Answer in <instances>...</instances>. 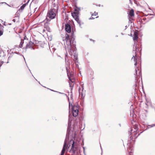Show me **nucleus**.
<instances>
[{"instance_id":"cd10ccee","label":"nucleus","mask_w":155,"mask_h":155,"mask_svg":"<svg viewBox=\"0 0 155 155\" xmlns=\"http://www.w3.org/2000/svg\"><path fill=\"white\" fill-rule=\"evenodd\" d=\"M134 61L135 62V63H134V66H135V67L136 68H137V60H136L135 61Z\"/></svg>"},{"instance_id":"0eeeda50","label":"nucleus","mask_w":155,"mask_h":155,"mask_svg":"<svg viewBox=\"0 0 155 155\" xmlns=\"http://www.w3.org/2000/svg\"><path fill=\"white\" fill-rule=\"evenodd\" d=\"M72 140L73 143L72 144L71 149L70 151V152L72 151L73 154L74 155L75 153L77 150V143L75 142L74 140Z\"/></svg>"},{"instance_id":"a878e982","label":"nucleus","mask_w":155,"mask_h":155,"mask_svg":"<svg viewBox=\"0 0 155 155\" xmlns=\"http://www.w3.org/2000/svg\"><path fill=\"white\" fill-rule=\"evenodd\" d=\"M68 58V54L67 53H67L65 54V62L67 61V59Z\"/></svg>"},{"instance_id":"423d86ee","label":"nucleus","mask_w":155,"mask_h":155,"mask_svg":"<svg viewBox=\"0 0 155 155\" xmlns=\"http://www.w3.org/2000/svg\"><path fill=\"white\" fill-rule=\"evenodd\" d=\"M73 126V130H72V137L74 140L77 137V133L79 132V130L78 129V127L77 124L74 123V124Z\"/></svg>"},{"instance_id":"dca6fc26","label":"nucleus","mask_w":155,"mask_h":155,"mask_svg":"<svg viewBox=\"0 0 155 155\" xmlns=\"http://www.w3.org/2000/svg\"><path fill=\"white\" fill-rule=\"evenodd\" d=\"M45 21V22L44 25V28H47L49 27V23H48V22L50 21V20H49L47 18H46Z\"/></svg>"},{"instance_id":"39448f33","label":"nucleus","mask_w":155,"mask_h":155,"mask_svg":"<svg viewBox=\"0 0 155 155\" xmlns=\"http://www.w3.org/2000/svg\"><path fill=\"white\" fill-rule=\"evenodd\" d=\"M65 30L66 32H67L68 33H71V27L70 25L68 23H66L65 24ZM73 32L74 33V31L73 30V29H72V31H71V35H70L68 34H66L65 35V38H66V35H68L70 37V38H71V35ZM74 38V36H73Z\"/></svg>"},{"instance_id":"9b49d317","label":"nucleus","mask_w":155,"mask_h":155,"mask_svg":"<svg viewBox=\"0 0 155 155\" xmlns=\"http://www.w3.org/2000/svg\"><path fill=\"white\" fill-rule=\"evenodd\" d=\"M127 13L129 17V21H130V23L132 22L131 21V20L130 18V17H133L134 16V10L132 9L129 12H128Z\"/></svg>"},{"instance_id":"13d9d810","label":"nucleus","mask_w":155,"mask_h":155,"mask_svg":"<svg viewBox=\"0 0 155 155\" xmlns=\"http://www.w3.org/2000/svg\"><path fill=\"white\" fill-rule=\"evenodd\" d=\"M98 16H97V17H96V18H98Z\"/></svg>"},{"instance_id":"e2e57ef3","label":"nucleus","mask_w":155,"mask_h":155,"mask_svg":"<svg viewBox=\"0 0 155 155\" xmlns=\"http://www.w3.org/2000/svg\"><path fill=\"white\" fill-rule=\"evenodd\" d=\"M9 63V62H8H8H7V63Z\"/></svg>"},{"instance_id":"4d7b16f0","label":"nucleus","mask_w":155,"mask_h":155,"mask_svg":"<svg viewBox=\"0 0 155 155\" xmlns=\"http://www.w3.org/2000/svg\"><path fill=\"white\" fill-rule=\"evenodd\" d=\"M101 150L102 151V148L101 147Z\"/></svg>"},{"instance_id":"bf43d9fd","label":"nucleus","mask_w":155,"mask_h":155,"mask_svg":"<svg viewBox=\"0 0 155 155\" xmlns=\"http://www.w3.org/2000/svg\"><path fill=\"white\" fill-rule=\"evenodd\" d=\"M118 36V35H116V37H117Z\"/></svg>"},{"instance_id":"5701e85b","label":"nucleus","mask_w":155,"mask_h":155,"mask_svg":"<svg viewBox=\"0 0 155 155\" xmlns=\"http://www.w3.org/2000/svg\"><path fill=\"white\" fill-rule=\"evenodd\" d=\"M135 50H134V51H136L135 52V53L136 54H137L136 52H137V51H138L139 49V47H137V44H136L135 45Z\"/></svg>"},{"instance_id":"9d476101","label":"nucleus","mask_w":155,"mask_h":155,"mask_svg":"<svg viewBox=\"0 0 155 155\" xmlns=\"http://www.w3.org/2000/svg\"><path fill=\"white\" fill-rule=\"evenodd\" d=\"M138 31L137 30H135V31L134 32V34L133 35V40L134 41V44H135V42L136 41H137L138 37Z\"/></svg>"},{"instance_id":"a18cd8bd","label":"nucleus","mask_w":155,"mask_h":155,"mask_svg":"<svg viewBox=\"0 0 155 155\" xmlns=\"http://www.w3.org/2000/svg\"><path fill=\"white\" fill-rule=\"evenodd\" d=\"M96 6H99V7H100L101 6V5L100 4H99L98 5H96Z\"/></svg>"},{"instance_id":"6e6d98bb","label":"nucleus","mask_w":155,"mask_h":155,"mask_svg":"<svg viewBox=\"0 0 155 155\" xmlns=\"http://www.w3.org/2000/svg\"><path fill=\"white\" fill-rule=\"evenodd\" d=\"M8 25H11V23L9 24H8Z\"/></svg>"},{"instance_id":"f257e3e1","label":"nucleus","mask_w":155,"mask_h":155,"mask_svg":"<svg viewBox=\"0 0 155 155\" xmlns=\"http://www.w3.org/2000/svg\"><path fill=\"white\" fill-rule=\"evenodd\" d=\"M66 45L64 44L65 50L68 51L70 54L71 56L74 55L73 60L75 64L76 67L79 68V65L77 63H78V53H77V48L76 47V41L73 37L74 32H73L71 38L68 35H66Z\"/></svg>"},{"instance_id":"4be33fe9","label":"nucleus","mask_w":155,"mask_h":155,"mask_svg":"<svg viewBox=\"0 0 155 155\" xmlns=\"http://www.w3.org/2000/svg\"><path fill=\"white\" fill-rule=\"evenodd\" d=\"M24 43V40H21V41L20 43V44L18 46L20 48H22L23 47V45Z\"/></svg>"},{"instance_id":"c9c22d12","label":"nucleus","mask_w":155,"mask_h":155,"mask_svg":"<svg viewBox=\"0 0 155 155\" xmlns=\"http://www.w3.org/2000/svg\"><path fill=\"white\" fill-rule=\"evenodd\" d=\"M55 92L58 93L60 94H64V93H61V92L58 91H55Z\"/></svg>"},{"instance_id":"c03bdc74","label":"nucleus","mask_w":155,"mask_h":155,"mask_svg":"<svg viewBox=\"0 0 155 155\" xmlns=\"http://www.w3.org/2000/svg\"><path fill=\"white\" fill-rule=\"evenodd\" d=\"M129 35L130 36H131V37H133V35L132 34H130V35Z\"/></svg>"},{"instance_id":"79ce46f5","label":"nucleus","mask_w":155,"mask_h":155,"mask_svg":"<svg viewBox=\"0 0 155 155\" xmlns=\"http://www.w3.org/2000/svg\"><path fill=\"white\" fill-rule=\"evenodd\" d=\"M12 21L14 22H15V19H14L12 20Z\"/></svg>"},{"instance_id":"20e7f679","label":"nucleus","mask_w":155,"mask_h":155,"mask_svg":"<svg viewBox=\"0 0 155 155\" xmlns=\"http://www.w3.org/2000/svg\"><path fill=\"white\" fill-rule=\"evenodd\" d=\"M53 7H55L56 8H53L51 9L50 10L48 11V12L47 17H48L50 19V20L54 19L55 17L56 14L58 13V6H56L55 4H54Z\"/></svg>"},{"instance_id":"49530a36","label":"nucleus","mask_w":155,"mask_h":155,"mask_svg":"<svg viewBox=\"0 0 155 155\" xmlns=\"http://www.w3.org/2000/svg\"><path fill=\"white\" fill-rule=\"evenodd\" d=\"M90 41H93V42H94V40H92V39H90Z\"/></svg>"},{"instance_id":"4468645a","label":"nucleus","mask_w":155,"mask_h":155,"mask_svg":"<svg viewBox=\"0 0 155 155\" xmlns=\"http://www.w3.org/2000/svg\"><path fill=\"white\" fill-rule=\"evenodd\" d=\"M136 71V74H134L135 75V87H137V84L140 81L139 80L137 79V78L138 77V75L137 74V69L135 70Z\"/></svg>"},{"instance_id":"a211bd4d","label":"nucleus","mask_w":155,"mask_h":155,"mask_svg":"<svg viewBox=\"0 0 155 155\" xmlns=\"http://www.w3.org/2000/svg\"><path fill=\"white\" fill-rule=\"evenodd\" d=\"M71 108L73 109H77L79 110V108L80 107V106L78 104L75 105H73L72 104H71Z\"/></svg>"},{"instance_id":"f8f14e48","label":"nucleus","mask_w":155,"mask_h":155,"mask_svg":"<svg viewBox=\"0 0 155 155\" xmlns=\"http://www.w3.org/2000/svg\"><path fill=\"white\" fill-rule=\"evenodd\" d=\"M72 114L73 116L74 117H77L79 114V110L76 109H73L71 108Z\"/></svg>"},{"instance_id":"58836bf2","label":"nucleus","mask_w":155,"mask_h":155,"mask_svg":"<svg viewBox=\"0 0 155 155\" xmlns=\"http://www.w3.org/2000/svg\"><path fill=\"white\" fill-rule=\"evenodd\" d=\"M24 40H26V39H27V40H28V38H27V37H26V36H25L24 38Z\"/></svg>"},{"instance_id":"f704fd0d","label":"nucleus","mask_w":155,"mask_h":155,"mask_svg":"<svg viewBox=\"0 0 155 155\" xmlns=\"http://www.w3.org/2000/svg\"><path fill=\"white\" fill-rule=\"evenodd\" d=\"M144 110L146 112V113H145V116L146 117H147V114L148 113V111L147 110Z\"/></svg>"},{"instance_id":"1a4fd4ad","label":"nucleus","mask_w":155,"mask_h":155,"mask_svg":"<svg viewBox=\"0 0 155 155\" xmlns=\"http://www.w3.org/2000/svg\"><path fill=\"white\" fill-rule=\"evenodd\" d=\"M84 84H83V86H82V89L81 91V88H79L78 89V92L79 93V96L82 99L84 98L85 95V91H84Z\"/></svg>"},{"instance_id":"bb28decb","label":"nucleus","mask_w":155,"mask_h":155,"mask_svg":"<svg viewBox=\"0 0 155 155\" xmlns=\"http://www.w3.org/2000/svg\"><path fill=\"white\" fill-rule=\"evenodd\" d=\"M77 22L78 24H79V26L81 27V20H79L77 21Z\"/></svg>"},{"instance_id":"09e8293b","label":"nucleus","mask_w":155,"mask_h":155,"mask_svg":"<svg viewBox=\"0 0 155 155\" xmlns=\"http://www.w3.org/2000/svg\"><path fill=\"white\" fill-rule=\"evenodd\" d=\"M70 75L71 77H72V74H71V73H70Z\"/></svg>"},{"instance_id":"473e14b6","label":"nucleus","mask_w":155,"mask_h":155,"mask_svg":"<svg viewBox=\"0 0 155 155\" xmlns=\"http://www.w3.org/2000/svg\"><path fill=\"white\" fill-rule=\"evenodd\" d=\"M149 126H150V127H152L155 126V124L149 125Z\"/></svg>"},{"instance_id":"6ab92c4d","label":"nucleus","mask_w":155,"mask_h":155,"mask_svg":"<svg viewBox=\"0 0 155 155\" xmlns=\"http://www.w3.org/2000/svg\"><path fill=\"white\" fill-rule=\"evenodd\" d=\"M66 72H67V75L68 77V78L69 79V80L71 82V83H73L74 82V80H72L70 76H69V72H68V70L67 68H66Z\"/></svg>"},{"instance_id":"2f4dec72","label":"nucleus","mask_w":155,"mask_h":155,"mask_svg":"<svg viewBox=\"0 0 155 155\" xmlns=\"http://www.w3.org/2000/svg\"><path fill=\"white\" fill-rule=\"evenodd\" d=\"M46 29L49 32H51V31H50L51 29H50V27L47 28H46Z\"/></svg>"},{"instance_id":"338daca9","label":"nucleus","mask_w":155,"mask_h":155,"mask_svg":"<svg viewBox=\"0 0 155 155\" xmlns=\"http://www.w3.org/2000/svg\"><path fill=\"white\" fill-rule=\"evenodd\" d=\"M8 6H10L9 5H8Z\"/></svg>"},{"instance_id":"3c124183","label":"nucleus","mask_w":155,"mask_h":155,"mask_svg":"<svg viewBox=\"0 0 155 155\" xmlns=\"http://www.w3.org/2000/svg\"><path fill=\"white\" fill-rule=\"evenodd\" d=\"M125 28H125V29H126L127 28V25H126V26H125Z\"/></svg>"},{"instance_id":"69168bd1","label":"nucleus","mask_w":155,"mask_h":155,"mask_svg":"<svg viewBox=\"0 0 155 155\" xmlns=\"http://www.w3.org/2000/svg\"><path fill=\"white\" fill-rule=\"evenodd\" d=\"M44 87H46L45 86H43Z\"/></svg>"},{"instance_id":"f3484780","label":"nucleus","mask_w":155,"mask_h":155,"mask_svg":"<svg viewBox=\"0 0 155 155\" xmlns=\"http://www.w3.org/2000/svg\"><path fill=\"white\" fill-rule=\"evenodd\" d=\"M5 55L4 51L0 49V57L3 59L5 58Z\"/></svg>"},{"instance_id":"0e129e2a","label":"nucleus","mask_w":155,"mask_h":155,"mask_svg":"<svg viewBox=\"0 0 155 155\" xmlns=\"http://www.w3.org/2000/svg\"><path fill=\"white\" fill-rule=\"evenodd\" d=\"M147 129H148V128H147L146 129V130H147Z\"/></svg>"},{"instance_id":"c756f323","label":"nucleus","mask_w":155,"mask_h":155,"mask_svg":"<svg viewBox=\"0 0 155 155\" xmlns=\"http://www.w3.org/2000/svg\"><path fill=\"white\" fill-rule=\"evenodd\" d=\"M33 42H34V44H35H35H38L39 43V41L36 40H34Z\"/></svg>"},{"instance_id":"a19ab883","label":"nucleus","mask_w":155,"mask_h":155,"mask_svg":"<svg viewBox=\"0 0 155 155\" xmlns=\"http://www.w3.org/2000/svg\"><path fill=\"white\" fill-rule=\"evenodd\" d=\"M48 89L50 90L51 91H53V92H55V91H54V90H52V89H50L49 88H48Z\"/></svg>"},{"instance_id":"8fccbe9b","label":"nucleus","mask_w":155,"mask_h":155,"mask_svg":"<svg viewBox=\"0 0 155 155\" xmlns=\"http://www.w3.org/2000/svg\"><path fill=\"white\" fill-rule=\"evenodd\" d=\"M63 95H65V96H67V94H65L64 93V94H63Z\"/></svg>"},{"instance_id":"aec40b11","label":"nucleus","mask_w":155,"mask_h":155,"mask_svg":"<svg viewBox=\"0 0 155 155\" xmlns=\"http://www.w3.org/2000/svg\"><path fill=\"white\" fill-rule=\"evenodd\" d=\"M71 15L77 22L79 20V15Z\"/></svg>"},{"instance_id":"e433bc0d","label":"nucleus","mask_w":155,"mask_h":155,"mask_svg":"<svg viewBox=\"0 0 155 155\" xmlns=\"http://www.w3.org/2000/svg\"><path fill=\"white\" fill-rule=\"evenodd\" d=\"M94 19V18L93 17L91 16V17H90L89 18V20H91V19Z\"/></svg>"},{"instance_id":"774afa93","label":"nucleus","mask_w":155,"mask_h":155,"mask_svg":"<svg viewBox=\"0 0 155 155\" xmlns=\"http://www.w3.org/2000/svg\"><path fill=\"white\" fill-rule=\"evenodd\" d=\"M68 60L67 61V62H68Z\"/></svg>"},{"instance_id":"de8ad7c7","label":"nucleus","mask_w":155,"mask_h":155,"mask_svg":"<svg viewBox=\"0 0 155 155\" xmlns=\"http://www.w3.org/2000/svg\"><path fill=\"white\" fill-rule=\"evenodd\" d=\"M71 99H73V97L72 96V95H71Z\"/></svg>"},{"instance_id":"864d4df0","label":"nucleus","mask_w":155,"mask_h":155,"mask_svg":"<svg viewBox=\"0 0 155 155\" xmlns=\"http://www.w3.org/2000/svg\"><path fill=\"white\" fill-rule=\"evenodd\" d=\"M4 25L6 26V25L5 24V22L4 23Z\"/></svg>"},{"instance_id":"7c9ffc66","label":"nucleus","mask_w":155,"mask_h":155,"mask_svg":"<svg viewBox=\"0 0 155 155\" xmlns=\"http://www.w3.org/2000/svg\"><path fill=\"white\" fill-rule=\"evenodd\" d=\"M133 58H134V61H136V60H137V58H136L135 57L134 55H133V57H132V59H133Z\"/></svg>"},{"instance_id":"c85d7f7f","label":"nucleus","mask_w":155,"mask_h":155,"mask_svg":"<svg viewBox=\"0 0 155 155\" xmlns=\"http://www.w3.org/2000/svg\"><path fill=\"white\" fill-rule=\"evenodd\" d=\"M20 15V14L19 13L16 12L15 14V17H19Z\"/></svg>"},{"instance_id":"f03ea898","label":"nucleus","mask_w":155,"mask_h":155,"mask_svg":"<svg viewBox=\"0 0 155 155\" xmlns=\"http://www.w3.org/2000/svg\"><path fill=\"white\" fill-rule=\"evenodd\" d=\"M134 129L135 130L133 132V130L132 129H130V131H128V134L129 135L128 136L129 137V139L128 140L127 145V148L130 150H132L133 145L132 143V141H133V140L134 139H136L140 134L142 133L143 131H142L137 136H136L137 133L135 132V131H137L138 130V128L137 125H134Z\"/></svg>"},{"instance_id":"7ed1b4c3","label":"nucleus","mask_w":155,"mask_h":155,"mask_svg":"<svg viewBox=\"0 0 155 155\" xmlns=\"http://www.w3.org/2000/svg\"><path fill=\"white\" fill-rule=\"evenodd\" d=\"M68 123V126L67 127V132L66 134V138L64 140V145L63 148L61 151L60 155H64L66 146L67 145V142L68 141L69 139V135L71 133V123L70 122V120H69Z\"/></svg>"},{"instance_id":"393cba45","label":"nucleus","mask_w":155,"mask_h":155,"mask_svg":"<svg viewBox=\"0 0 155 155\" xmlns=\"http://www.w3.org/2000/svg\"><path fill=\"white\" fill-rule=\"evenodd\" d=\"M69 86L71 88V90H72L73 89V87L74 86V84H71L70 82H69Z\"/></svg>"},{"instance_id":"b1692460","label":"nucleus","mask_w":155,"mask_h":155,"mask_svg":"<svg viewBox=\"0 0 155 155\" xmlns=\"http://www.w3.org/2000/svg\"><path fill=\"white\" fill-rule=\"evenodd\" d=\"M91 14L92 16H93L94 15L96 16L97 15L98 13L96 12H94V13H92L91 12Z\"/></svg>"},{"instance_id":"6e6552de","label":"nucleus","mask_w":155,"mask_h":155,"mask_svg":"<svg viewBox=\"0 0 155 155\" xmlns=\"http://www.w3.org/2000/svg\"><path fill=\"white\" fill-rule=\"evenodd\" d=\"M74 12H71V15H79L80 11H81V8L78 7L77 5H75L74 7Z\"/></svg>"},{"instance_id":"ddd939ff","label":"nucleus","mask_w":155,"mask_h":155,"mask_svg":"<svg viewBox=\"0 0 155 155\" xmlns=\"http://www.w3.org/2000/svg\"><path fill=\"white\" fill-rule=\"evenodd\" d=\"M68 99L69 102V115L68 121V123H69V121L70 120H69L70 119V123H71V122H72V119L71 118V117L70 116V108L71 106V104L70 102L69 101V98L68 97Z\"/></svg>"},{"instance_id":"680f3d73","label":"nucleus","mask_w":155,"mask_h":155,"mask_svg":"<svg viewBox=\"0 0 155 155\" xmlns=\"http://www.w3.org/2000/svg\"><path fill=\"white\" fill-rule=\"evenodd\" d=\"M83 148L84 150V147H83Z\"/></svg>"},{"instance_id":"603ef678","label":"nucleus","mask_w":155,"mask_h":155,"mask_svg":"<svg viewBox=\"0 0 155 155\" xmlns=\"http://www.w3.org/2000/svg\"><path fill=\"white\" fill-rule=\"evenodd\" d=\"M29 0H28V1L26 3H28H28L29 2Z\"/></svg>"},{"instance_id":"5fc2aeb1","label":"nucleus","mask_w":155,"mask_h":155,"mask_svg":"<svg viewBox=\"0 0 155 155\" xmlns=\"http://www.w3.org/2000/svg\"><path fill=\"white\" fill-rule=\"evenodd\" d=\"M38 83H39L40 84H41H41H40V82H39V81H38Z\"/></svg>"},{"instance_id":"4c0bfd02","label":"nucleus","mask_w":155,"mask_h":155,"mask_svg":"<svg viewBox=\"0 0 155 155\" xmlns=\"http://www.w3.org/2000/svg\"><path fill=\"white\" fill-rule=\"evenodd\" d=\"M13 54H19L20 53L19 52H12Z\"/></svg>"},{"instance_id":"052dcab7","label":"nucleus","mask_w":155,"mask_h":155,"mask_svg":"<svg viewBox=\"0 0 155 155\" xmlns=\"http://www.w3.org/2000/svg\"><path fill=\"white\" fill-rule=\"evenodd\" d=\"M1 25H1V24H0V27Z\"/></svg>"},{"instance_id":"ea45409f","label":"nucleus","mask_w":155,"mask_h":155,"mask_svg":"<svg viewBox=\"0 0 155 155\" xmlns=\"http://www.w3.org/2000/svg\"><path fill=\"white\" fill-rule=\"evenodd\" d=\"M139 75H140V76H141V71H140L139 72Z\"/></svg>"},{"instance_id":"72a5a7b5","label":"nucleus","mask_w":155,"mask_h":155,"mask_svg":"<svg viewBox=\"0 0 155 155\" xmlns=\"http://www.w3.org/2000/svg\"><path fill=\"white\" fill-rule=\"evenodd\" d=\"M0 30L3 31V28H4V27L3 26H2V25L0 27Z\"/></svg>"},{"instance_id":"37998d69","label":"nucleus","mask_w":155,"mask_h":155,"mask_svg":"<svg viewBox=\"0 0 155 155\" xmlns=\"http://www.w3.org/2000/svg\"><path fill=\"white\" fill-rule=\"evenodd\" d=\"M150 15H155V14H150Z\"/></svg>"},{"instance_id":"412c9836","label":"nucleus","mask_w":155,"mask_h":155,"mask_svg":"<svg viewBox=\"0 0 155 155\" xmlns=\"http://www.w3.org/2000/svg\"><path fill=\"white\" fill-rule=\"evenodd\" d=\"M27 5L28 3H25L23 4L21 6L20 8L18 9V11H20V10H21V11L23 10L25 6Z\"/></svg>"},{"instance_id":"2eb2a0df","label":"nucleus","mask_w":155,"mask_h":155,"mask_svg":"<svg viewBox=\"0 0 155 155\" xmlns=\"http://www.w3.org/2000/svg\"><path fill=\"white\" fill-rule=\"evenodd\" d=\"M34 44V42H32L31 41H30L29 43L26 44V46L25 47V49L26 50L28 48H31L33 49H34V48H33L31 47L32 45Z\"/></svg>"}]
</instances>
